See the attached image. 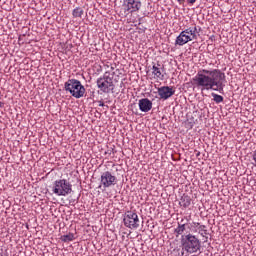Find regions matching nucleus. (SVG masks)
Listing matches in <instances>:
<instances>
[{
    "label": "nucleus",
    "mask_w": 256,
    "mask_h": 256,
    "mask_svg": "<svg viewBox=\"0 0 256 256\" xmlns=\"http://www.w3.org/2000/svg\"><path fill=\"white\" fill-rule=\"evenodd\" d=\"M225 73L219 69H202L193 78L194 85L200 87L201 91H218L223 93L225 89Z\"/></svg>",
    "instance_id": "1"
},
{
    "label": "nucleus",
    "mask_w": 256,
    "mask_h": 256,
    "mask_svg": "<svg viewBox=\"0 0 256 256\" xmlns=\"http://www.w3.org/2000/svg\"><path fill=\"white\" fill-rule=\"evenodd\" d=\"M198 37L199 30L197 29V25L190 26L176 37L175 45L183 47V45H187L190 41H197Z\"/></svg>",
    "instance_id": "2"
},
{
    "label": "nucleus",
    "mask_w": 256,
    "mask_h": 256,
    "mask_svg": "<svg viewBox=\"0 0 256 256\" xmlns=\"http://www.w3.org/2000/svg\"><path fill=\"white\" fill-rule=\"evenodd\" d=\"M64 89L75 99H81V97L85 96V86L77 79H69L65 82Z\"/></svg>",
    "instance_id": "3"
},
{
    "label": "nucleus",
    "mask_w": 256,
    "mask_h": 256,
    "mask_svg": "<svg viewBox=\"0 0 256 256\" xmlns=\"http://www.w3.org/2000/svg\"><path fill=\"white\" fill-rule=\"evenodd\" d=\"M182 249L187 253H197L201 249V242L194 235L188 234L181 240Z\"/></svg>",
    "instance_id": "4"
},
{
    "label": "nucleus",
    "mask_w": 256,
    "mask_h": 256,
    "mask_svg": "<svg viewBox=\"0 0 256 256\" xmlns=\"http://www.w3.org/2000/svg\"><path fill=\"white\" fill-rule=\"evenodd\" d=\"M96 85L102 93H111L114 91L115 84L113 83V77L109 72H105L103 76L97 79Z\"/></svg>",
    "instance_id": "5"
},
{
    "label": "nucleus",
    "mask_w": 256,
    "mask_h": 256,
    "mask_svg": "<svg viewBox=\"0 0 256 256\" xmlns=\"http://www.w3.org/2000/svg\"><path fill=\"white\" fill-rule=\"evenodd\" d=\"M72 191V185L67 181V179H60L54 182L52 192L58 197H66Z\"/></svg>",
    "instance_id": "6"
},
{
    "label": "nucleus",
    "mask_w": 256,
    "mask_h": 256,
    "mask_svg": "<svg viewBox=\"0 0 256 256\" xmlns=\"http://www.w3.org/2000/svg\"><path fill=\"white\" fill-rule=\"evenodd\" d=\"M100 183L103 189L115 187V184L117 183V176L113 175L110 171H105L101 174Z\"/></svg>",
    "instance_id": "7"
},
{
    "label": "nucleus",
    "mask_w": 256,
    "mask_h": 256,
    "mask_svg": "<svg viewBox=\"0 0 256 256\" xmlns=\"http://www.w3.org/2000/svg\"><path fill=\"white\" fill-rule=\"evenodd\" d=\"M143 4L141 0H124L123 7L127 13H137Z\"/></svg>",
    "instance_id": "8"
},
{
    "label": "nucleus",
    "mask_w": 256,
    "mask_h": 256,
    "mask_svg": "<svg viewBox=\"0 0 256 256\" xmlns=\"http://www.w3.org/2000/svg\"><path fill=\"white\" fill-rule=\"evenodd\" d=\"M157 91L160 99H163L164 101H167V99H171V97L175 95V89L169 86H162L158 88Z\"/></svg>",
    "instance_id": "9"
},
{
    "label": "nucleus",
    "mask_w": 256,
    "mask_h": 256,
    "mask_svg": "<svg viewBox=\"0 0 256 256\" xmlns=\"http://www.w3.org/2000/svg\"><path fill=\"white\" fill-rule=\"evenodd\" d=\"M124 225H137L139 223V216L137 213L129 211L124 216Z\"/></svg>",
    "instance_id": "10"
},
{
    "label": "nucleus",
    "mask_w": 256,
    "mask_h": 256,
    "mask_svg": "<svg viewBox=\"0 0 256 256\" xmlns=\"http://www.w3.org/2000/svg\"><path fill=\"white\" fill-rule=\"evenodd\" d=\"M138 107L142 113H149L153 109V102L149 98H142L138 102Z\"/></svg>",
    "instance_id": "11"
},
{
    "label": "nucleus",
    "mask_w": 256,
    "mask_h": 256,
    "mask_svg": "<svg viewBox=\"0 0 256 256\" xmlns=\"http://www.w3.org/2000/svg\"><path fill=\"white\" fill-rule=\"evenodd\" d=\"M152 75L157 79H163L165 76L163 75V67L160 64L153 65L152 67Z\"/></svg>",
    "instance_id": "12"
},
{
    "label": "nucleus",
    "mask_w": 256,
    "mask_h": 256,
    "mask_svg": "<svg viewBox=\"0 0 256 256\" xmlns=\"http://www.w3.org/2000/svg\"><path fill=\"white\" fill-rule=\"evenodd\" d=\"M179 205L180 207L187 209V207L191 206V197L184 194L180 199Z\"/></svg>",
    "instance_id": "13"
},
{
    "label": "nucleus",
    "mask_w": 256,
    "mask_h": 256,
    "mask_svg": "<svg viewBox=\"0 0 256 256\" xmlns=\"http://www.w3.org/2000/svg\"><path fill=\"white\" fill-rule=\"evenodd\" d=\"M83 10H82V8L81 7H77V8H75L74 10H73V12H72V15H73V17H75L76 19L77 18H79V19H81V17H83Z\"/></svg>",
    "instance_id": "14"
},
{
    "label": "nucleus",
    "mask_w": 256,
    "mask_h": 256,
    "mask_svg": "<svg viewBox=\"0 0 256 256\" xmlns=\"http://www.w3.org/2000/svg\"><path fill=\"white\" fill-rule=\"evenodd\" d=\"M74 239H75V234L73 233H69L62 236V241H64V243H68L69 241H74Z\"/></svg>",
    "instance_id": "15"
},
{
    "label": "nucleus",
    "mask_w": 256,
    "mask_h": 256,
    "mask_svg": "<svg viewBox=\"0 0 256 256\" xmlns=\"http://www.w3.org/2000/svg\"><path fill=\"white\" fill-rule=\"evenodd\" d=\"M178 5H184L187 3V5H195L197 3V0H176Z\"/></svg>",
    "instance_id": "16"
},
{
    "label": "nucleus",
    "mask_w": 256,
    "mask_h": 256,
    "mask_svg": "<svg viewBox=\"0 0 256 256\" xmlns=\"http://www.w3.org/2000/svg\"><path fill=\"white\" fill-rule=\"evenodd\" d=\"M211 95L213 96V101L215 103H223V96L216 93H212Z\"/></svg>",
    "instance_id": "17"
},
{
    "label": "nucleus",
    "mask_w": 256,
    "mask_h": 256,
    "mask_svg": "<svg viewBox=\"0 0 256 256\" xmlns=\"http://www.w3.org/2000/svg\"><path fill=\"white\" fill-rule=\"evenodd\" d=\"M185 231V225H178V227L175 229V233L178 235H183Z\"/></svg>",
    "instance_id": "18"
},
{
    "label": "nucleus",
    "mask_w": 256,
    "mask_h": 256,
    "mask_svg": "<svg viewBox=\"0 0 256 256\" xmlns=\"http://www.w3.org/2000/svg\"><path fill=\"white\" fill-rule=\"evenodd\" d=\"M186 127H187L188 129H193V123L187 122V123H186Z\"/></svg>",
    "instance_id": "19"
},
{
    "label": "nucleus",
    "mask_w": 256,
    "mask_h": 256,
    "mask_svg": "<svg viewBox=\"0 0 256 256\" xmlns=\"http://www.w3.org/2000/svg\"><path fill=\"white\" fill-rule=\"evenodd\" d=\"M3 107V102H0V108Z\"/></svg>",
    "instance_id": "20"
},
{
    "label": "nucleus",
    "mask_w": 256,
    "mask_h": 256,
    "mask_svg": "<svg viewBox=\"0 0 256 256\" xmlns=\"http://www.w3.org/2000/svg\"><path fill=\"white\" fill-rule=\"evenodd\" d=\"M26 228L29 229V225H26Z\"/></svg>",
    "instance_id": "21"
},
{
    "label": "nucleus",
    "mask_w": 256,
    "mask_h": 256,
    "mask_svg": "<svg viewBox=\"0 0 256 256\" xmlns=\"http://www.w3.org/2000/svg\"><path fill=\"white\" fill-rule=\"evenodd\" d=\"M133 227H137V226L133 225Z\"/></svg>",
    "instance_id": "22"
}]
</instances>
